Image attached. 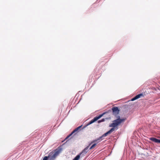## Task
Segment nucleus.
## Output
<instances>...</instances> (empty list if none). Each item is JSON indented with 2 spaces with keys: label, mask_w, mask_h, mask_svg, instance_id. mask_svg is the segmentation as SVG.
<instances>
[{
  "label": "nucleus",
  "mask_w": 160,
  "mask_h": 160,
  "mask_svg": "<svg viewBox=\"0 0 160 160\" xmlns=\"http://www.w3.org/2000/svg\"><path fill=\"white\" fill-rule=\"evenodd\" d=\"M126 119V118H123L122 119H121V124L123 122H124L125 120Z\"/></svg>",
  "instance_id": "11"
},
{
  "label": "nucleus",
  "mask_w": 160,
  "mask_h": 160,
  "mask_svg": "<svg viewBox=\"0 0 160 160\" xmlns=\"http://www.w3.org/2000/svg\"><path fill=\"white\" fill-rule=\"evenodd\" d=\"M143 95L142 93H140V94H138L136 96V98L137 99L141 98L142 97H143Z\"/></svg>",
  "instance_id": "10"
},
{
  "label": "nucleus",
  "mask_w": 160,
  "mask_h": 160,
  "mask_svg": "<svg viewBox=\"0 0 160 160\" xmlns=\"http://www.w3.org/2000/svg\"><path fill=\"white\" fill-rule=\"evenodd\" d=\"M98 123H100V122H102V121H101V120H98Z\"/></svg>",
  "instance_id": "15"
},
{
  "label": "nucleus",
  "mask_w": 160,
  "mask_h": 160,
  "mask_svg": "<svg viewBox=\"0 0 160 160\" xmlns=\"http://www.w3.org/2000/svg\"><path fill=\"white\" fill-rule=\"evenodd\" d=\"M82 127V125L79 126L78 127H77V128H76L73 131V132H72L71 134H70L69 136H68L66 138H68L70 136L71 134H72L74 133V132L78 131L79 129H80Z\"/></svg>",
  "instance_id": "7"
},
{
  "label": "nucleus",
  "mask_w": 160,
  "mask_h": 160,
  "mask_svg": "<svg viewBox=\"0 0 160 160\" xmlns=\"http://www.w3.org/2000/svg\"><path fill=\"white\" fill-rule=\"evenodd\" d=\"M60 150L59 149H56L49 153L48 156V160H54L56 157L60 153Z\"/></svg>",
  "instance_id": "2"
},
{
  "label": "nucleus",
  "mask_w": 160,
  "mask_h": 160,
  "mask_svg": "<svg viewBox=\"0 0 160 160\" xmlns=\"http://www.w3.org/2000/svg\"><path fill=\"white\" fill-rule=\"evenodd\" d=\"M113 115L116 116L118 115L119 111V109L117 107H114L112 108Z\"/></svg>",
  "instance_id": "4"
},
{
  "label": "nucleus",
  "mask_w": 160,
  "mask_h": 160,
  "mask_svg": "<svg viewBox=\"0 0 160 160\" xmlns=\"http://www.w3.org/2000/svg\"><path fill=\"white\" fill-rule=\"evenodd\" d=\"M99 138H99H98L96 140H94L93 142H95V143L94 144H93L91 147L90 148H89V149H92L96 145L98 144V143L100 141V139H101L102 140V138H101V139H100L99 140H98Z\"/></svg>",
  "instance_id": "5"
},
{
  "label": "nucleus",
  "mask_w": 160,
  "mask_h": 160,
  "mask_svg": "<svg viewBox=\"0 0 160 160\" xmlns=\"http://www.w3.org/2000/svg\"><path fill=\"white\" fill-rule=\"evenodd\" d=\"M88 148L89 146L87 147L80 153L82 157L84 156L85 154L88 152Z\"/></svg>",
  "instance_id": "6"
},
{
  "label": "nucleus",
  "mask_w": 160,
  "mask_h": 160,
  "mask_svg": "<svg viewBox=\"0 0 160 160\" xmlns=\"http://www.w3.org/2000/svg\"><path fill=\"white\" fill-rule=\"evenodd\" d=\"M120 123V117H119L117 119L114 120L112 122V123L109 124V127H112V128L107 132L103 134L102 136L100 137L99 138L98 140L103 138L107 136L108 135L110 134L111 133L114 131L116 129L117 130V128H116V127Z\"/></svg>",
  "instance_id": "1"
},
{
  "label": "nucleus",
  "mask_w": 160,
  "mask_h": 160,
  "mask_svg": "<svg viewBox=\"0 0 160 160\" xmlns=\"http://www.w3.org/2000/svg\"><path fill=\"white\" fill-rule=\"evenodd\" d=\"M106 113V112H104L101 114L99 115L98 116L95 117L93 119L91 120L89 123H88L86 125L84 126L83 127V128H85L86 127L88 126L89 125L95 121H96L101 117H102L104 114Z\"/></svg>",
  "instance_id": "3"
},
{
  "label": "nucleus",
  "mask_w": 160,
  "mask_h": 160,
  "mask_svg": "<svg viewBox=\"0 0 160 160\" xmlns=\"http://www.w3.org/2000/svg\"><path fill=\"white\" fill-rule=\"evenodd\" d=\"M150 140L155 142L158 143V139L154 138H150Z\"/></svg>",
  "instance_id": "8"
},
{
  "label": "nucleus",
  "mask_w": 160,
  "mask_h": 160,
  "mask_svg": "<svg viewBox=\"0 0 160 160\" xmlns=\"http://www.w3.org/2000/svg\"><path fill=\"white\" fill-rule=\"evenodd\" d=\"M81 155L80 154H79L76 157H75V158L73 159V160H78L80 157Z\"/></svg>",
  "instance_id": "9"
},
{
  "label": "nucleus",
  "mask_w": 160,
  "mask_h": 160,
  "mask_svg": "<svg viewBox=\"0 0 160 160\" xmlns=\"http://www.w3.org/2000/svg\"><path fill=\"white\" fill-rule=\"evenodd\" d=\"M137 99V98H136V96H135L134 98H132L131 99V101H134V100H136V99Z\"/></svg>",
  "instance_id": "13"
},
{
  "label": "nucleus",
  "mask_w": 160,
  "mask_h": 160,
  "mask_svg": "<svg viewBox=\"0 0 160 160\" xmlns=\"http://www.w3.org/2000/svg\"><path fill=\"white\" fill-rule=\"evenodd\" d=\"M158 143H160V140H158Z\"/></svg>",
  "instance_id": "16"
},
{
  "label": "nucleus",
  "mask_w": 160,
  "mask_h": 160,
  "mask_svg": "<svg viewBox=\"0 0 160 160\" xmlns=\"http://www.w3.org/2000/svg\"><path fill=\"white\" fill-rule=\"evenodd\" d=\"M101 120L102 122H103L104 121L105 119L104 118H103L102 120Z\"/></svg>",
  "instance_id": "14"
},
{
  "label": "nucleus",
  "mask_w": 160,
  "mask_h": 160,
  "mask_svg": "<svg viewBox=\"0 0 160 160\" xmlns=\"http://www.w3.org/2000/svg\"><path fill=\"white\" fill-rule=\"evenodd\" d=\"M48 156H45L43 158V160H48Z\"/></svg>",
  "instance_id": "12"
}]
</instances>
